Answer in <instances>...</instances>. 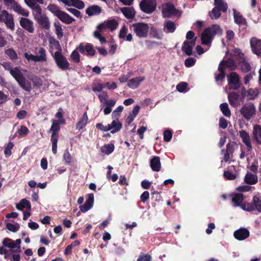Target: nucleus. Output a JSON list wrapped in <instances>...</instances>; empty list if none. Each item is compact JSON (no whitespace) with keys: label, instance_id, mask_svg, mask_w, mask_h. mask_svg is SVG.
<instances>
[{"label":"nucleus","instance_id":"f257e3e1","mask_svg":"<svg viewBox=\"0 0 261 261\" xmlns=\"http://www.w3.org/2000/svg\"><path fill=\"white\" fill-rule=\"evenodd\" d=\"M222 32L220 25L216 24L206 28L201 35L202 44L206 45L211 44L214 37L217 35H221Z\"/></svg>","mask_w":261,"mask_h":261},{"label":"nucleus","instance_id":"f03ea898","mask_svg":"<svg viewBox=\"0 0 261 261\" xmlns=\"http://www.w3.org/2000/svg\"><path fill=\"white\" fill-rule=\"evenodd\" d=\"M65 123V120H54L52 121V125L48 133H52L51 136V142L52 143V152L54 154L57 152V143L59 137V132L60 130V124Z\"/></svg>","mask_w":261,"mask_h":261},{"label":"nucleus","instance_id":"7ed1b4c3","mask_svg":"<svg viewBox=\"0 0 261 261\" xmlns=\"http://www.w3.org/2000/svg\"><path fill=\"white\" fill-rule=\"evenodd\" d=\"M10 73L23 89L28 92L31 90L32 87L30 82L24 77L18 67H15L11 70Z\"/></svg>","mask_w":261,"mask_h":261},{"label":"nucleus","instance_id":"20e7f679","mask_svg":"<svg viewBox=\"0 0 261 261\" xmlns=\"http://www.w3.org/2000/svg\"><path fill=\"white\" fill-rule=\"evenodd\" d=\"M240 112L242 117L248 121L254 117L256 114V108L252 102H249L242 106Z\"/></svg>","mask_w":261,"mask_h":261},{"label":"nucleus","instance_id":"39448f33","mask_svg":"<svg viewBox=\"0 0 261 261\" xmlns=\"http://www.w3.org/2000/svg\"><path fill=\"white\" fill-rule=\"evenodd\" d=\"M246 93L245 88H243L241 92V95L236 92H231L228 94V99L230 105L234 107L237 108L240 105L241 102L243 101Z\"/></svg>","mask_w":261,"mask_h":261},{"label":"nucleus","instance_id":"423d86ee","mask_svg":"<svg viewBox=\"0 0 261 261\" xmlns=\"http://www.w3.org/2000/svg\"><path fill=\"white\" fill-rule=\"evenodd\" d=\"M55 62L57 67L62 70L69 69L70 64L66 58L60 51H56L53 56Z\"/></svg>","mask_w":261,"mask_h":261},{"label":"nucleus","instance_id":"0eeeda50","mask_svg":"<svg viewBox=\"0 0 261 261\" xmlns=\"http://www.w3.org/2000/svg\"><path fill=\"white\" fill-rule=\"evenodd\" d=\"M132 27L137 37L146 38L148 36L149 28L147 23L137 22L133 24Z\"/></svg>","mask_w":261,"mask_h":261},{"label":"nucleus","instance_id":"6e6552de","mask_svg":"<svg viewBox=\"0 0 261 261\" xmlns=\"http://www.w3.org/2000/svg\"><path fill=\"white\" fill-rule=\"evenodd\" d=\"M0 22H3L8 29L12 31L15 29L13 15L7 11L4 10L0 13Z\"/></svg>","mask_w":261,"mask_h":261},{"label":"nucleus","instance_id":"1a4fd4ad","mask_svg":"<svg viewBox=\"0 0 261 261\" xmlns=\"http://www.w3.org/2000/svg\"><path fill=\"white\" fill-rule=\"evenodd\" d=\"M140 8L142 11L146 14H151L156 8L155 0H142L140 3Z\"/></svg>","mask_w":261,"mask_h":261},{"label":"nucleus","instance_id":"9d476101","mask_svg":"<svg viewBox=\"0 0 261 261\" xmlns=\"http://www.w3.org/2000/svg\"><path fill=\"white\" fill-rule=\"evenodd\" d=\"M228 83L230 89H238L241 85L239 75L234 72L230 73L228 76Z\"/></svg>","mask_w":261,"mask_h":261},{"label":"nucleus","instance_id":"9b49d317","mask_svg":"<svg viewBox=\"0 0 261 261\" xmlns=\"http://www.w3.org/2000/svg\"><path fill=\"white\" fill-rule=\"evenodd\" d=\"M27 17H22L19 19L20 25L24 30L27 31L30 33H33L34 32V27L33 21L27 18Z\"/></svg>","mask_w":261,"mask_h":261},{"label":"nucleus","instance_id":"f8f14e48","mask_svg":"<svg viewBox=\"0 0 261 261\" xmlns=\"http://www.w3.org/2000/svg\"><path fill=\"white\" fill-rule=\"evenodd\" d=\"M233 13L234 22L243 30L246 29L248 26L246 18L243 17L240 12L234 9H233Z\"/></svg>","mask_w":261,"mask_h":261},{"label":"nucleus","instance_id":"ddd939ff","mask_svg":"<svg viewBox=\"0 0 261 261\" xmlns=\"http://www.w3.org/2000/svg\"><path fill=\"white\" fill-rule=\"evenodd\" d=\"M118 26V23L115 19L108 20L105 21L99 24L97 29L99 31H101L103 30L110 29L111 31H113L117 29Z\"/></svg>","mask_w":261,"mask_h":261},{"label":"nucleus","instance_id":"4468645a","mask_svg":"<svg viewBox=\"0 0 261 261\" xmlns=\"http://www.w3.org/2000/svg\"><path fill=\"white\" fill-rule=\"evenodd\" d=\"M196 40L197 38L195 37L192 40H185L183 42L181 50L186 55L190 56L193 54V49L196 44Z\"/></svg>","mask_w":261,"mask_h":261},{"label":"nucleus","instance_id":"2eb2a0df","mask_svg":"<svg viewBox=\"0 0 261 261\" xmlns=\"http://www.w3.org/2000/svg\"><path fill=\"white\" fill-rule=\"evenodd\" d=\"M249 231L246 228L242 227L234 231V237L239 241H243L249 237Z\"/></svg>","mask_w":261,"mask_h":261},{"label":"nucleus","instance_id":"dca6fc26","mask_svg":"<svg viewBox=\"0 0 261 261\" xmlns=\"http://www.w3.org/2000/svg\"><path fill=\"white\" fill-rule=\"evenodd\" d=\"M76 49H78L82 54H85L86 51L88 56H94L95 54L93 45L90 43H87L85 46L83 43H81Z\"/></svg>","mask_w":261,"mask_h":261},{"label":"nucleus","instance_id":"f3484780","mask_svg":"<svg viewBox=\"0 0 261 261\" xmlns=\"http://www.w3.org/2000/svg\"><path fill=\"white\" fill-rule=\"evenodd\" d=\"M250 45L252 52L257 56H261V40L252 38L250 39Z\"/></svg>","mask_w":261,"mask_h":261},{"label":"nucleus","instance_id":"a211bd4d","mask_svg":"<svg viewBox=\"0 0 261 261\" xmlns=\"http://www.w3.org/2000/svg\"><path fill=\"white\" fill-rule=\"evenodd\" d=\"M236 146L238 147V145L235 142L230 141L227 144L226 153L224 156L225 162H227L229 161L230 155L234 152Z\"/></svg>","mask_w":261,"mask_h":261},{"label":"nucleus","instance_id":"6ab92c4d","mask_svg":"<svg viewBox=\"0 0 261 261\" xmlns=\"http://www.w3.org/2000/svg\"><path fill=\"white\" fill-rule=\"evenodd\" d=\"M219 66L223 67L225 70L226 68H228L229 70L233 71L237 69V65L234 60L228 58L226 60H223L219 64Z\"/></svg>","mask_w":261,"mask_h":261},{"label":"nucleus","instance_id":"aec40b11","mask_svg":"<svg viewBox=\"0 0 261 261\" xmlns=\"http://www.w3.org/2000/svg\"><path fill=\"white\" fill-rule=\"evenodd\" d=\"M240 137L242 139L243 142L246 145L247 150L248 151H250L252 149V146L251 143L250 137L249 134L244 130H242L239 132Z\"/></svg>","mask_w":261,"mask_h":261},{"label":"nucleus","instance_id":"412c9836","mask_svg":"<svg viewBox=\"0 0 261 261\" xmlns=\"http://www.w3.org/2000/svg\"><path fill=\"white\" fill-rule=\"evenodd\" d=\"M35 20L43 29H49L50 21L48 17L45 14H43V15L36 18Z\"/></svg>","mask_w":261,"mask_h":261},{"label":"nucleus","instance_id":"4be33fe9","mask_svg":"<svg viewBox=\"0 0 261 261\" xmlns=\"http://www.w3.org/2000/svg\"><path fill=\"white\" fill-rule=\"evenodd\" d=\"M150 166L153 171H159L161 168L160 158L158 156H154L150 161Z\"/></svg>","mask_w":261,"mask_h":261},{"label":"nucleus","instance_id":"5701e85b","mask_svg":"<svg viewBox=\"0 0 261 261\" xmlns=\"http://www.w3.org/2000/svg\"><path fill=\"white\" fill-rule=\"evenodd\" d=\"M176 11L174 6L170 4H166L164 7H163L162 13L164 17H169L172 14H175L174 12Z\"/></svg>","mask_w":261,"mask_h":261},{"label":"nucleus","instance_id":"b1692460","mask_svg":"<svg viewBox=\"0 0 261 261\" xmlns=\"http://www.w3.org/2000/svg\"><path fill=\"white\" fill-rule=\"evenodd\" d=\"M57 17L63 22L66 24H70L73 21L75 20V19L70 16L68 14L66 13L64 11H62L58 15Z\"/></svg>","mask_w":261,"mask_h":261},{"label":"nucleus","instance_id":"393cba45","mask_svg":"<svg viewBox=\"0 0 261 261\" xmlns=\"http://www.w3.org/2000/svg\"><path fill=\"white\" fill-rule=\"evenodd\" d=\"M145 77L144 76H137L129 80L127 82V86L132 89L137 88L140 83L144 81Z\"/></svg>","mask_w":261,"mask_h":261},{"label":"nucleus","instance_id":"a878e982","mask_svg":"<svg viewBox=\"0 0 261 261\" xmlns=\"http://www.w3.org/2000/svg\"><path fill=\"white\" fill-rule=\"evenodd\" d=\"M232 197V202L233 206L235 207L241 206V203L244 200V195L242 193H234L231 195Z\"/></svg>","mask_w":261,"mask_h":261},{"label":"nucleus","instance_id":"bb28decb","mask_svg":"<svg viewBox=\"0 0 261 261\" xmlns=\"http://www.w3.org/2000/svg\"><path fill=\"white\" fill-rule=\"evenodd\" d=\"M121 11L127 19H133L136 15V12L132 7H124L121 8Z\"/></svg>","mask_w":261,"mask_h":261},{"label":"nucleus","instance_id":"cd10ccee","mask_svg":"<svg viewBox=\"0 0 261 261\" xmlns=\"http://www.w3.org/2000/svg\"><path fill=\"white\" fill-rule=\"evenodd\" d=\"M101 12V8L98 5L89 7L86 10V13L89 16L99 14Z\"/></svg>","mask_w":261,"mask_h":261},{"label":"nucleus","instance_id":"c85d7f7f","mask_svg":"<svg viewBox=\"0 0 261 261\" xmlns=\"http://www.w3.org/2000/svg\"><path fill=\"white\" fill-rule=\"evenodd\" d=\"M12 9L17 14L24 17H28L30 14L29 11L23 8L17 2L14 5Z\"/></svg>","mask_w":261,"mask_h":261},{"label":"nucleus","instance_id":"c756f323","mask_svg":"<svg viewBox=\"0 0 261 261\" xmlns=\"http://www.w3.org/2000/svg\"><path fill=\"white\" fill-rule=\"evenodd\" d=\"M253 137L257 143L261 145V126L256 124L253 127Z\"/></svg>","mask_w":261,"mask_h":261},{"label":"nucleus","instance_id":"7c9ffc66","mask_svg":"<svg viewBox=\"0 0 261 261\" xmlns=\"http://www.w3.org/2000/svg\"><path fill=\"white\" fill-rule=\"evenodd\" d=\"M16 207L18 210H23V209L25 207H27L28 210L31 211V204L29 200L27 199L23 198L21 199L19 203H17L16 205Z\"/></svg>","mask_w":261,"mask_h":261},{"label":"nucleus","instance_id":"2f4dec72","mask_svg":"<svg viewBox=\"0 0 261 261\" xmlns=\"http://www.w3.org/2000/svg\"><path fill=\"white\" fill-rule=\"evenodd\" d=\"M88 117L87 112H85L81 118L77 122L76 124V128L78 129H83L85 127L88 122Z\"/></svg>","mask_w":261,"mask_h":261},{"label":"nucleus","instance_id":"473e14b6","mask_svg":"<svg viewBox=\"0 0 261 261\" xmlns=\"http://www.w3.org/2000/svg\"><path fill=\"white\" fill-rule=\"evenodd\" d=\"M245 182L249 185H254L257 182V177L256 175L250 172H247L244 178Z\"/></svg>","mask_w":261,"mask_h":261},{"label":"nucleus","instance_id":"72a5a7b5","mask_svg":"<svg viewBox=\"0 0 261 261\" xmlns=\"http://www.w3.org/2000/svg\"><path fill=\"white\" fill-rule=\"evenodd\" d=\"M176 30V26L174 22L168 20L164 23V31L166 33H173Z\"/></svg>","mask_w":261,"mask_h":261},{"label":"nucleus","instance_id":"f704fd0d","mask_svg":"<svg viewBox=\"0 0 261 261\" xmlns=\"http://www.w3.org/2000/svg\"><path fill=\"white\" fill-rule=\"evenodd\" d=\"M215 7L220 9L223 12H227L228 6L226 3L223 0H214Z\"/></svg>","mask_w":261,"mask_h":261},{"label":"nucleus","instance_id":"c9c22d12","mask_svg":"<svg viewBox=\"0 0 261 261\" xmlns=\"http://www.w3.org/2000/svg\"><path fill=\"white\" fill-rule=\"evenodd\" d=\"M54 26L55 28V33L58 39H61L63 36V29L61 24L58 21L54 23Z\"/></svg>","mask_w":261,"mask_h":261},{"label":"nucleus","instance_id":"e433bc0d","mask_svg":"<svg viewBox=\"0 0 261 261\" xmlns=\"http://www.w3.org/2000/svg\"><path fill=\"white\" fill-rule=\"evenodd\" d=\"M150 36L154 38L159 40L162 39L163 34L154 27H151L150 29Z\"/></svg>","mask_w":261,"mask_h":261},{"label":"nucleus","instance_id":"4c0bfd02","mask_svg":"<svg viewBox=\"0 0 261 261\" xmlns=\"http://www.w3.org/2000/svg\"><path fill=\"white\" fill-rule=\"evenodd\" d=\"M115 146L112 143L105 144L101 148V151L107 155H109L114 150Z\"/></svg>","mask_w":261,"mask_h":261},{"label":"nucleus","instance_id":"58836bf2","mask_svg":"<svg viewBox=\"0 0 261 261\" xmlns=\"http://www.w3.org/2000/svg\"><path fill=\"white\" fill-rule=\"evenodd\" d=\"M49 46L52 48H55L57 50V51H62V48L59 42L54 38H51L49 39Z\"/></svg>","mask_w":261,"mask_h":261},{"label":"nucleus","instance_id":"ea45409f","mask_svg":"<svg viewBox=\"0 0 261 261\" xmlns=\"http://www.w3.org/2000/svg\"><path fill=\"white\" fill-rule=\"evenodd\" d=\"M239 65L240 66L241 71L243 72L246 73L251 70V66L250 64L246 60L239 61Z\"/></svg>","mask_w":261,"mask_h":261},{"label":"nucleus","instance_id":"a19ab883","mask_svg":"<svg viewBox=\"0 0 261 261\" xmlns=\"http://www.w3.org/2000/svg\"><path fill=\"white\" fill-rule=\"evenodd\" d=\"M47 9L52 13L55 16L57 17L62 11L60 10V8L57 5L50 4L47 7Z\"/></svg>","mask_w":261,"mask_h":261},{"label":"nucleus","instance_id":"79ce46f5","mask_svg":"<svg viewBox=\"0 0 261 261\" xmlns=\"http://www.w3.org/2000/svg\"><path fill=\"white\" fill-rule=\"evenodd\" d=\"M220 109L223 114L227 117H229L231 115V112L228 108V105L227 103H222L220 106Z\"/></svg>","mask_w":261,"mask_h":261},{"label":"nucleus","instance_id":"37998d69","mask_svg":"<svg viewBox=\"0 0 261 261\" xmlns=\"http://www.w3.org/2000/svg\"><path fill=\"white\" fill-rule=\"evenodd\" d=\"M3 246L7 247L11 249H14L16 248V244L15 242L10 238H5L2 241Z\"/></svg>","mask_w":261,"mask_h":261},{"label":"nucleus","instance_id":"c03bdc74","mask_svg":"<svg viewBox=\"0 0 261 261\" xmlns=\"http://www.w3.org/2000/svg\"><path fill=\"white\" fill-rule=\"evenodd\" d=\"M218 71L220 73L216 75L215 76V80L217 82L222 81H223L226 76L225 70L223 68V67L219 66L218 68Z\"/></svg>","mask_w":261,"mask_h":261},{"label":"nucleus","instance_id":"a18cd8bd","mask_svg":"<svg viewBox=\"0 0 261 261\" xmlns=\"http://www.w3.org/2000/svg\"><path fill=\"white\" fill-rule=\"evenodd\" d=\"M253 203L254 210L256 209L258 212H261V198L254 196L253 198Z\"/></svg>","mask_w":261,"mask_h":261},{"label":"nucleus","instance_id":"49530a36","mask_svg":"<svg viewBox=\"0 0 261 261\" xmlns=\"http://www.w3.org/2000/svg\"><path fill=\"white\" fill-rule=\"evenodd\" d=\"M111 125L112 126L113 128V129L111 132L112 134H114L118 132L121 129L122 126V125L120 122L116 121L115 120H113L112 122Z\"/></svg>","mask_w":261,"mask_h":261},{"label":"nucleus","instance_id":"de8ad7c7","mask_svg":"<svg viewBox=\"0 0 261 261\" xmlns=\"http://www.w3.org/2000/svg\"><path fill=\"white\" fill-rule=\"evenodd\" d=\"M259 94V91L257 89L250 88L248 90V99L250 100L254 99Z\"/></svg>","mask_w":261,"mask_h":261},{"label":"nucleus","instance_id":"09e8293b","mask_svg":"<svg viewBox=\"0 0 261 261\" xmlns=\"http://www.w3.org/2000/svg\"><path fill=\"white\" fill-rule=\"evenodd\" d=\"M70 6H73L79 9H82L85 7L84 3L81 0H70Z\"/></svg>","mask_w":261,"mask_h":261},{"label":"nucleus","instance_id":"8fccbe9b","mask_svg":"<svg viewBox=\"0 0 261 261\" xmlns=\"http://www.w3.org/2000/svg\"><path fill=\"white\" fill-rule=\"evenodd\" d=\"M221 10L218 8L217 7H214L212 9L211 11V14L210 15V17L212 19H218L219 18L221 15Z\"/></svg>","mask_w":261,"mask_h":261},{"label":"nucleus","instance_id":"3c124183","mask_svg":"<svg viewBox=\"0 0 261 261\" xmlns=\"http://www.w3.org/2000/svg\"><path fill=\"white\" fill-rule=\"evenodd\" d=\"M5 54L13 61L17 59V55L13 49L9 48L6 50Z\"/></svg>","mask_w":261,"mask_h":261},{"label":"nucleus","instance_id":"603ef678","mask_svg":"<svg viewBox=\"0 0 261 261\" xmlns=\"http://www.w3.org/2000/svg\"><path fill=\"white\" fill-rule=\"evenodd\" d=\"M6 228L10 231L13 232H17L20 226L18 223H16V224H13L12 223H8L6 224Z\"/></svg>","mask_w":261,"mask_h":261},{"label":"nucleus","instance_id":"864d4df0","mask_svg":"<svg viewBox=\"0 0 261 261\" xmlns=\"http://www.w3.org/2000/svg\"><path fill=\"white\" fill-rule=\"evenodd\" d=\"M33 10L34 11V13H33V16L35 19L41 16L42 15H43L44 14H42V9L39 5H37Z\"/></svg>","mask_w":261,"mask_h":261},{"label":"nucleus","instance_id":"5fc2aeb1","mask_svg":"<svg viewBox=\"0 0 261 261\" xmlns=\"http://www.w3.org/2000/svg\"><path fill=\"white\" fill-rule=\"evenodd\" d=\"M241 207L243 210L248 212L254 210V205L252 203L244 202L241 204Z\"/></svg>","mask_w":261,"mask_h":261},{"label":"nucleus","instance_id":"6e6d98bb","mask_svg":"<svg viewBox=\"0 0 261 261\" xmlns=\"http://www.w3.org/2000/svg\"><path fill=\"white\" fill-rule=\"evenodd\" d=\"M63 159L66 164H69L71 163L72 157L68 150L66 149L63 154Z\"/></svg>","mask_w":261,"mask_h":261},{"label":"nucleus","instance_id":"4d7b16f0","mask_svg":"<svg viewBox=\"0 0 261 261\" xmlns=\"http://www.w3.org/2000/svg\"><path fill=\"white\" fill-rule=\"evenodd\" d=\"M14 145L12 142H9L5 148L4 153L6 156H9L11 154V149Z\"/></svg>","mask_w":261,"mask_h":261},{"label":"nucleus","instance_id":"13d9d810","mask_svg":"<svg viewBox=\"0 0 261 261\" xmlns=\"http://www.w3.org/2000/svg\"><path fill=\"white\" fill-rule=\"evenodd\" d=\"M38 54L40 55V56H38L40 61H46V51L44 48L40 47L39 49Z\"/></svg>","mask_w":261,"mask_h":261},{"label":"nucleus","instance_id":"bf43d9fd","mask_svg":"<svg viewBox=\"0 0 261 261\" xmlns=\"http://www.w3.org/2000/svg\"><path fill=\"white\" fill-rule=\"evenodd\" d=\"M172 137V132L169 130H165L164 132V140L166 142H169L171 141Z\"/></svg>","mask_w":261,"mask_h":261},{"label":"nucleus","instance_id":"052dcab7","mask_svg":"<svg viewBox=\"0 0 261 261\" xmlns=\"http://www.w3.org/2000/svg\"><path fill=\"white\" fill-rule=\"evenodd\" d=\"M224 177L227 180H233L236 178V175L231 173L230 171H225L223 173Z\"/></svg>","mask_w":261,"mask_h":261},{"label":"nucleus","instance_id":"680f3d73","mask_svg":"<svg viewBox=\"0 0 261 261\" xmlns=\"http://www.w3.org/2000/svg\"><path fill=\"white\" fill-rule=\"evenodd\" d=\"M123 110V107L122 106H119L118 107L116 108V109L112 113V117L115 118H118L120 115V113Z\"/></svg>","mask_w":261,"mask_h":261},{"label":"nucleus","instance_id":"e2e57ef3","mask_svg":"<svg viewBox=\"0 0 261 261\" xmlns=\"http://www.w3.org/2000/svg\"><path fill=\"white\" fill-rule=\"evenodd\" d=\"M71 58L75 63H79L80 61V56L76 50H74L71 54Z\"/></svg>","mask_w":261,"mask_h":261},{"label":"nucleus","instance_id":"0e129e2a","mask_svg":"<svg viewBox=\"0 0 261 261\" xmlns=\"http://www.w3.org/2000/svg\"><path fill=\"white\" fill-rule=\"evenodd\" d=\"M188 87V84L186 82H181L176 86V89L180 92L185 91Z\"/></svg>","mask_w":261,"mask_h":261},{"label":"nucleus","instance_id":"69168bd1","mask_svg":"<svg viewBox=\"0 0 261 261\" xmlns=\"http://www.w3.org/2000/svg\"><path fill=\"white\" fill-rule=\"evenodd\" d=\"M196 60L193 58H188L185 61V65L187 67H190L195 65Z\"/></svg>","mask_w":261,"mask_h":261},{"label":"nucleus","instance_id":"338daca9","mask_svg":"<svg viewBox=\"0 0 261 261\" xmlns=\"http://www.w3.org/2000/svg\"><path fill=\"white\" fill-rule=\"evenodd\" d=\"M24 56L28 61L32 60L34 62H40L38 56H34L32 54L25 53Z\"/></svg>","mask_w":261,"mask_h":261},{"label":"nucleus","instance_id":"774afa93","mask_svg":"<svg viewBox=\"0 0 261 261\" xmlns=\"http://www.w3.org/2000/svg\"><path fill=\"white\" fill-rule=\"evenodd\" d=\"M151 257L150 255L146 254L143 255H140L137 261H151Z\"/></svg>","mask_w":261,"mask_h":261}]
</instances>
